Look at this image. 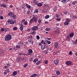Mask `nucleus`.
Here are the masks:
<instances>
[{
    "label": "nucleus",
    "mask_w": 77,
    "mask_h": 77,
    "mask_svg": "<svg viewBox=\"0 0 77 77\" xmlns=\"http://www.w3.org/2000/svg\"><path fill=\"white\" fill-rule=\"evenodd\" d=\"M13 74L14 76H15V75H16L17 74V71H14L13 73Z\"/></svg>",
    "instance_id": "16"
},
{
    "label": "nucleus",
    "mask_w": 77,
    "mask_h": 77,
    "mask_svg": "<svg viewBox=\"0 0 77 77\" xmlns=\"http://www.w3.org/2000/svg\"><path fill=\"white\" fill-rule=\"evenodd\" d=\"M12 18L13 19H14V20H15V18H17V16L16 15L13 14V15Z\"/></svg>",
    "instance_id": "17"
},
{
    "label": "nucleus",
    "mask_w": 77,
    "mask_h": 77,
    "mask_svg": "<svg viewBox=\"0 0 77 77\" xmlns=\"http://www.w3.org/2000/svg\"><path fill=\"white\" fill-rule=\"evenodd\" d=\"M38 61V58H36L34 59V60H33L34 62L35 63H36V62Z\"/></svg>",
    "instance_id": "20"
},
{
    "label": "nucleus",
    "mask_w": 77,
    "mask_h": 77,
    "mask_svg": "<svg viewBox=\"0 0 77 77\" xmlns=\"http://www.w3.org/2000/svg\"><path fill=\"white\" fill-rule=\"evenodd\" d=\"M30 23H33L34 21L35 22V23H36L37 22V18L36 17L34 16L30 20Z\"/></svg>",
    "instance_id": "1"
},
{
    "label": "nucleus",
    "mask_w": 77,
    "mask_h": 77,
    "mask_svg": "<svg viewBox=\"0 0 77 77\" xmlns=\"http://www.w3.org/2000/svg\"><path fill=\"white\" fill-rule=\"evenodd\" d=\"M42 11L43 12H44V13L47 12H48V10H47V9H44L42 10Z\"/></svg>",
    "instance_id": "26"
},
{
    "label": "nucleus",
    "mask_w": 77,
    "mask_h": 77,
    "mask_svg": "<svg viewBox=\"0 0 77 77\" xmlns=\"http://www.w3.org/2000/svg\"><path fill=\"white\" fill-rule=\"evenodd\" d=\"M54 62L55 64V65H57V63H58V62H59V61L58 60H56L54 61Z\"/></svg>",
    "instance_id": "11"
},
{
    "label": "nucleus",
    "mask_w": 77,
    "mask_h": 77,
    "mask_svg": "<svg viewBox=\"0 0 77 77\" xmlns=\"http://www.w3.org/2000/svg\"><path fill=\"white\" fill-rule=\"evenodd\" d=\"M24 24H25V25H27V22L26 21L25 22Z\"/></svg>",
    "instance_id": "51"
},
{
    "label": "nucleus",
    "mask_w": 77,
    "mask_h": 77,
    "mask_svg": "<svg viewBox=\"0 0 77 77\" xmlns=\"http://www.w3.org/2000/svg\"><path fill=\"white\" fill-rule=\"evenodd\" d=\"M1 20H3V16H1L0 17Z\"/></svg>",
    "instance_id": "44"
},
{
    "label": "nucleus",
    "mask_w": 77,
    "mask_h": 77,
    "mask_svg": "<svg viewBox=\"0 0 77 77\" xmlns=\"http://www.w3.org/2000/svg\"><path fill=\"white\" fill-rule=\"evenodd\" d=\"M43 42H44V41L43 40H42V42H41V44H43Z\"/></svg>",
    "instance_id": "64"
},
{
    "label": "nucleus",
    "mask_w": 77,
    "mask_h": 77,
    "mask_svg": "<svg viewBox=\"0 0 77 77\" xmlns=\"http://www.w3.org/2000/svg\"><path fill=\"white\" fill-rule=\"evenodd\" d=\"M60 72L59 71H57L56 72V74L57 75H59L60 74Z\"/></svg>",
    "instance_id": "35"
},
{
    "label": "nucleus",
    "mask_w": 77,
    "mask_h": 77,
    "mask_svg": "<svg viewBox=\"0 0 77 77\" xmlns=\"http://www.w3.org/2000/svg\"><path fill=\"white\" fill-rule=\"evenodd\" d=\"M16 48H20V46H19V45H16Z\"/></svg>",
    "instance_id": "41"
},
{
    "label": "nucleus",
    "mask_w": 77,
    "mask_h": 77,
    "mask_svg": "<svg viewBox=\"0 0 77 77\" xmlns=\"http://www.w3.org/2000/svg\"><path fill=\"white\" fill-rule=\"evenodd\" d=\"M11 39V35L8 34L5 37V41H9Z\"/></svg>",
    "instance_id": "2"
},
{
    "label": "nucleus",
    "mask_w": 77,
    "mask_h": 77,
    "mask_svg": "<svg viewBox=\"0 0 77 77\" xmlns=\"http://www.w3.org/2000/svg\"><path fill=\"white\" fill-rule=\"evenodd\" d=\"M72 19L74 20V19H76L77 18V17L76 16L74 15V16H72Z\"/></svg>",
    "instance_id": "25"
},
{
    "label": "nucleus",
    "mask_w": 77,
    "mask_h": 77,
    "mask_svg": "<svg viewBox=\"0 0 77 77\" xmlns=\"http://www.w3.org/2000/svg\"><path fill=\"white\" fill-rule=\"evenodd\" d=\"M8 23H10L11 24H14V22L12 19H9L8 20Z\"/></svg>",
    "instance_id": "4"
},
{
    "label": "nucleus",
    "mask_w": 77,
    "mask_h": 77,
    "mask_svg": "<svg viewBox=\"0 0 77 77\" xmlns=\"http://www.w3.org/2000/svg\"><path fill=\"white\" fill-rule=\"evenodd\" d=\"M37 29H38V27L36 26H35L33 27L32 30V31L35 32V31H36Z\"/></svg>",
    "instance_id": "6"
},
{
    "label": "nucleus",
    "mask_w": 77,
    "mask_h": 77,
    "mask_svg": "<svg viewBox=\"0 0 77 77\" xmlns=\"http://www.w3.org/2000/svg\"><path fill=\"white\" fill-rule=\"evenodd\" d=\"M45 47L44 45H42L41 47V49L42 50H44L45 49Z\"/></svg>",
    "instance_id": "31"
},
{
    "label": "nucleus",
    "mask_w": 77,
    "mask_h": 77,
    "mask_svg": "<svg viewBox=\"0 0 77 77\" xmlns=\"http://www.w3.org/2000/svg\"><path fill=\"white\" fill-rule=\"evenodd\" d=\"M8 15H9V17H11L14 15V14H12V12H10L8 14Z\"/></svg>",
    "instance_id": "15"
},
{
    "label": "nucleus",
    "mask_w": 77,
    "mask_h": 77,
    "mask_svg": "<svg viewBox=\"0 0 77 77\" xmlns=\"http://www.w3.org/2000/svg\"><path fill=\"white\" fill-rule=\"evenodd\" d=\"M20 29L21 31H23V29H24V26L23 24V23H21L20 25Z\"/></svg>",
    "instance_id": "5"
},
{
    "label": "nucleus",
    "mask_w": 77,
    "mask_h": 77,
    "mask_svg": "<svg viewBox=\"0 0 77 77\" xmlns=\"http://www.w3.org/2000/svg\"><path fill=\"white\" fill-rule=\"evenodd\" d=\"M31 42H32V40H28V42H29V43H31Z\"/></svg>",
    "instance_id": "52"
},
{
    "label": "nucleus",
    "mask_w": 77,
    "mask_h": 77,
    "mask_svg": "<svg viewBox=\"0 0 77 77\" xmlns=\"http://www.w3.org/2000/svg\"><path fill=\"white\" fill-rule=\"evenodd\" d=\"M32 53H33V51L31 49H29L28 50L27 55H32Z\"/></svg>",
    "instance_id": "3"
},
{
    "label": "nucleus",
    "mask_w": 77,
    "mask_h": 77,
    "mask_svg": "<svg viewBox=\"0 0 77 77\" xmlns=\"http://www.w3.org/2000/svg\"><path fill=\"white\" fill-rule=\"evenodd\" d=\"M58 44H58V43L57 42H56L54 44L55 48H57V46L59 45Z\"/></svg>",
    "instance_id": "10"
},
{
    "label": "nucleus",
    "mask_w": 77,
    "mask_h": 77,
    "mask_svg": "<svg viewBox=\"0 0 77 77\" xmlns=\"http://www.w3.org/2000/svg\"><path fill=\"white\" fill-rule=\"evenodd\" d=\"M35 34L36 32H35V31L33 32L32 33V35H35Z\"/></svg>",
    "instance_id": "47"
},
{
    "label": "nucleus",
    "mask_w": 77,
    "mask_h": 77,
    "mask_svg": "<svg viewBox=\"0 0 77 77\" xmlns=\"http://www.w3.org/2000/svg\"><path fill=\"white\" fill-rule=\"evenodd\" d=\"M21 7L23 9H24V8H25V6H23H23H22Z\"/></svg>",
    "instance_id": "55"
},
{
    "label": "nucleus",
    "mask_w": 77,
    "mask_h": 77,
    "mask_svg": "<svg viewBox=\"0 0 77 77\" xmlns=\"http://www.w3.org/2000/svg\"><path fill=\"white\" fill-rule=\"evenodd\" d=\"M28 66V64L26 63L23 66V68H26V66Z\"/></svg>",
    "instance_id": "29"
},
{
    "label": "nucleus",
    "mask_w": 77,
    "mask_h": 77,
    "mask_svg": "<svg viewBox=\"0 0 77 77\" xmlns=\"http://www.w3.org/2000/svg\"><path fill=\"white\" fill-rule=\"evenodd\" d=\"M1 31L2 32H4V31H5V29H4V28H2L1 29Z\"/></svg>",
    "instance_id": "45"
},
{
    "label": "nucleus",
    "mask_w": 77,
    "mask_h": 77,
    "mask_svg": "<svg viewBox=\"0 0 77 77\" xmlns=\"http://www.w3.org/2000/svg\"><path fill=\"white\" fill-rule=\"evenodd\" d=\"M51 50H52L51 48H49L48 49H47V51H48V50H49V51H51Z\"/></svg>",
    "instance_id": "48"
},
{
    "label": "nucleus",
    "mask_w": 77,
    "mask_h": 77,
    "mask_svg": "<svg viewBox=\"0 0 77 77\" xmlns=\"http://www.w3.org/2000/svg\"><path fill=\"white\" fill-rule=\"evenodd\" d=\"M45 24H48V22L47 21L45 22Z\"/></svg>",
    "instance_id": "56"
},
{
    "label": "nucleus",
    "mask_w": 77,
    "mask_h": 77,
    "mask_svg": "<svg viewBox=\"0 0 77 77\" xmlns=\"http://www.w3.org/2000/svg\"><path fill=\"white\" fill-rule=\"evenodd\" d=\"M56 33H60V31L59 30H57V31H55Z\"/></svg>",
    "instance_id": "33"
},
{
    "label": "nucleus",
    "mask_w": 77,
    "mask_h": 77,
    "mask_svg": "<svg viewBox=\"0 0 77 77\" xmlns=\"http://www.w3.org/2000/svg\"><path fill=\"white\" fill-rule=\"evenodd\" d=\"M36 39H39L40 37H39V35H37L36 36Z\"/></svg>",
    "instance_id": "42"
},
{
    "label": "nucleus",
    "mask_w": 77,
    "mask_h": 77,
    "mask_svg": "<svg viewBox=\"0 0 77 77\" xmlns=\"http://www.w3.org/2000/svg\"><path fill=\"white\" fill-rule=\"evenodd\" d=\"M38 9H37L34 11V13H38Z\"/></svg>",
    "instance_id": "27"
},
{
    "label": "nucleus",
    "mask_w": 77,
    "mask_h": 77,
    "mask_svg": "<svg viewBox=\"0 0 77 77\" xmlns=\"http://www.w3.org/2000/svg\"><path fill=\"white\" fill-rule=\"evenodd\" d=\"M32 38H33V36L32 35H31L30 36H29L28 38V39L29 40H31L32 39Z\"/></svg>",
    "instance_id": "21"
},
{
    "label": "nucleus",
    "mask_w": 77,
    "mask_h": 77,
    "mask_svg": "<svg viewBox=\"0 0 77 77\" xmlns=\"http://www.w3.org/2000/svg\"><path fill=\"white\" fill-rule=\"evenodd\" d=\"M77 2L76 1H74L72 3V4H73V5H75L77 4Z\"/></svg>",
    "instance_id": "34"
},
{
    "label": "nucleus",
    "mask_w": 77,
    "mask_h": 77,
    "mask_svg": "<svg viewBox=\"0 0 77 77\" xmlns=\"http://www.w3.org/2000/svg\"><path fill=\"white\" fill-rule=\"evenodd\" d=\"M17 27H14L13 28V30H17Z\"/></svg>",
    "instance_id": "39"
},
{
    "label": "nucleus",
    "mask_w": 77,
    "mask_h": 77,
    "mask_svg": "<svg viewBox=\"0 0 77 77\" xmlns=\"http://www.w3.org/2000/svg\"><path fill=\"white\" fill-rule=\"evenodd\" d=\"M66 21L69 23L70 21H71V20H70L69 18H66Z\"/></svg>",
    "instance_id": "19"
},
{
    "label": "nucleus",
    "mask_w": 77,
    "mask_h": 77,
    "mask_svg": "<svg viewBox=\"0 0 77 77\" xmlns=\"http://www.w3.org/2000/svg\"><path fill=\"white\" fill-rule=\"evenodd\" d=\"M21 59H22V58H21V57H19L17 58V62H19L21 61Z\"/></svg>",
    "instance_id": "7"
},
{
    "label": "nucleus",
    "mask_w": 77,
    "mask_h": 77,
    "mask_svg": "<svg viewBox=\"0 0 77 77\" xmlns=\"http://www.w3.org/2000/svg\"><path fill=\"white\" fill-rule=\"evenodd\" d=\"M8 73V72H4V75H6V74Z\"/></svg>",
    "instance_id": "46"
},
{
    "label": "nucleus",
    "mask_w": 77,
    "mask_h": 77,
    "mask_svg": "<svg viewBox=\"0 0 77 77\" xmlns=\"http://www.w3.org/2000/svg\"><path fill=\"white\" fill-rule=\"evenodd\" d=\"M10 7L11 8H13V5H11L10 6Z\"/></svg>",
    "instance_id": "60"
},
{
    "label": "nucleus",
    "mask_w": 77,
    "mask_h": 77,
    "mask_svg": "<svg viewBox=\"0 0 77 77\" xmlns=\"http://www.w3.org/2000/svg\"><path fill=\"white\" fill-rule=\"evenodd\" d=\"M67 39H69V35H68L67 36Z\"/></svg>",
    "instance_id": "63"
},
{
    "label": "nucleus",
    "mask_w": 77,
    "mask_h": 77,
    "mask_svg": "<svg viewBox=\"0 0 77 77\" xmlns=\"http://www.w3.org/2000/svg\"><path fill=\"white\" fill-rule=\"evenodd\" d=\"M45 30L46 31H50V28H47L45 29Z\"/></svg>",
    "instance_id": "32"
},
{
    "label": "nucleus",
    "mask_w": 77,
    "mask_h": 77,
    "mask_svg": "<svg viewBox=\"0 0 77 77\" xmlns=\"http://www.w3.org/2000/svg\"><path fill=\"white\" fill-rule=\"evenodd\" d=\"M37 6L38 7H41V6H42V4L41 3H38L37 4Z\"/></svg>",
    "instance_id": "18"
},
{
    "label": "nucleus",
    "mask_w": 77,
    "mask_h": 77,
    "mask_svg": "<svg viewBox=\"0 0 77 77\" xmlns=\"http://www.w3.org/2000/svg\"><path fill=\"white\" fill-rule=\"evenodd\" d=\"M41 62H42V60H40L36 63V65H39L40 63H41Z\"/></svg>",
    "instance_id": "22"
},
{
    "label": "nucleus",
    "mask_w": 77,
    "mask_h": 77,
    "mask_svg": "<svg viewBox=\"0 0 77 77\" xmlns=\"http://www.w3.org/2000/svg\"><path fill=\"white\" fill-rule=\"evenodd\" d=\"M38 4V1H36L35 3V5H37Z\"/></svg>",
    "instance_id": "53"
},
{
    "label": "nucleus",
    "mask_w": 77,
    "mask_h": 77,
    "mask_svg": "<svg viewBox=\"0 0 77 77\" xmlns=\"http://www.w3.org/2000/svg\"><path fill=\"white\" fill-rule=\"evenodd\" d=\"M37 76V75L35 73L34 74L32 75L31 76V77H36Z\"/></svg>",
    "instance_id": "24"
},
{
    "label": "nucleus",
    "mask_w": 77,
    "mask_h": 77,
    "mask_svg": "<svg viewBox=\"0 0 77 77\" xmlns=\"http://www.w3.org/2000/svg\"><path fill=\"white\" fill-rule=\"evenodd\" d=\"M41 22H42L41 19H39L38 21V23H41Z\"/></svg>",
    "instance_id": "40"
},
{
    "label": "nucleus",
    "mask_w": 77,
    "mask_h": 77,
    "mask_svg": "<svg viewBox=\"0 0 77 77\" xmlns=\"http://www.w3.org/2000/svg\"><path fill=\"white\" fill-rule=\"evenodd\" d=\"M45 64H47V63H48V61L47 60H45Z\"/></svg>",
    "instance_id": "49"
},
{
    "label": "nucleus",
    "mask_w": 77,
    "mask_h": 77,
    "mask_svg": "<svg viewBox=\"0 0 77 77\" xmlns=\"http://www.w3.org/2000/svg\"><path fill=\"white\" fill-rule=\"evenodd\" d=\"M69 55H71V54H72V51H70V52L69 53Z\"/></svg>",
    "instance_id": "50"
},
{
    "label": "nucleus",
    "mask_w": 77,
    "mask_h": 77,
    "mask_svg": "<svg viewBox=\"0 0 77 77\" xmlns=\"http://www.w3.org/2000/svg\"><path fill=\"white\" fill-rule=\"evenodd\" d=\"M18 44H19V45H21V44H23V42H20L18 43Z\"/></svg>",
    "instance_id": "38"
},
{
    "label": "nucleus",
    "mask_w": 77,
    "mask_h": 77,
    "mask_svg": "<svg viewBox=\"0 0 77 77\" xmlns=\"http://www.w3.org/2000/svg\"><path fill=\"white\" fill-rule=\"evenodd\" d=\"M30 13V11H28L27 12H26V14L27 15H29Z\"/></svg>",
    "instance_id": "36"
},
{
    "label": "nucleus",
    "mask_w": 77,
    "mask_h": 77,
    "mask_svg": "<svg viewBox=\"0 0 77 77\" xmlns=\"http://www.w3.org/2000/svg\"><path fill=\"white\" fill-rule=\"evenodd\" d=\"M1 6L2 7H3V8H6V7H7V6L4 5V4H1Z\"/></svg>",
    "instance_id": "23"
},
{
    "label": "nucleus",
    "mask_w": 77,
    "mask_h": 77,
    "mask_svg": "<svg viewBox=\"0 0 77 77\" xmlns=\"http://www.w3.org/2000/svg\"><path fill=\"white\" fill-rule=\"evenodd\" d=\"M69 24V22H67V21L65 22L64 23V24L65 25H68Z\"/></svg>",
    "instance_id": "30"
},
{
    "label": "nucleus",
    "mask_w": 77,
    "mask_h": 77,
    "mask_svg": "<svg viewBox=\"0 0 77 77\" xmlns=\"http://www.w3.org/2000/svg\"><path fill=\"white\" fill-rule=\"evenodd\" d=\"M74 32H71L69 34V36L70 37H73L74 36Z\"/></svg>",
    "instance_id": "13"
},
{
    "label": "nucleus",
    "mask_w": 77,
    "mask_h": 77,
    "mask_svg": "<svg viewBox=\"0 0 77 77\" xmlns=\"http://www.w3.org/2000/svg\"><path fill=\"white\" fill-rule=\"evenodd\" d=\"M7 72H10V71H9V69H8L7 70Z\"/></svg>",
    "instance_id": "57"
},
{
    "label": "nucleus",
    "mask_w": 77,
    "mask_h": 77,
    "mask_svg": "<svg viewBox=\"0 0 77 77\" xmlns=\"http://www.w3.org/2000/svg\"><path fill=\"white\" fill-rule=\"evenodd\" d=\"M77 44V39H76L75 42H73V44H75V45H76Z\"/></svg>",
    "instance_id": "37"
},
{
    "label": "nucleus",
    "mask_w": 77,
    "mask_h": 77,
    "mask_svg": "<svg viewBox=\"0 0 77 77\" xmlns=\"http://www.w3.org/2000/svg\"><path fill=\"white\" fill-rule=\"evenodd\" d=\"M30 29H28L27 30V32H29V31H30Z\"/></svg>",
    "instance_id": "62"
},
{
    "label": "nucleus",
    "mask_w": 77,
    "mask_h": 77,
    "mask_svg": "<svg viewBox=\"0 0 77 77\" xmlns=\"http://www.w3.org/2000/svg\"><path fill=\"white\" fill-rule=\"evenodd\" d=\"M69 1H70V0H64L62 1L61 2H62V3H66L67 2H69Z\"/></svg>",
    "instance_id": "9"
},
{
    "label": "nucleus",
    "mask_w": 77,
    "mask_h": 77,
    "mask_svg": "<svg viewBox=\"0 0 77 77\" xmlns=\"http://www.w3.org/2000/svg\"><path fill=\"white\" fill-rule=\"evenodd\" d=\"M20 7H17V8L16 9H17V10H18V9H19V10H20Z\"/></svg>",
    "instance_id": "58"
},
{
    "label": "nucleus",
    "mask_w": 77,
    "mask_h": 77,
    "mask_svg": "<svg viewBox=\"0 0 77 77\" xmlns=\"http://www.w3.org/2000/svg\"><path fill=\"white\" fill-rule=\"evenodd\" d=\"M26 7H27V8H28V9H30L31 8L30 5L27 4H26Z\"/></svg>",
    "instance_id": "14"
},
{
    "label": "nucleus",
    "mask_w": 77,
    "mask_h": 77,
    "mask_svg": "<svg viewBox=\"0 0 77 77\" xmlns=\"http://www.w3.org/2000/svg\"><path fill=\"white\" fill-rule=\"evenodd\" d=\"M67 13H68V12H67V11H66L64 12V14H67Z\"/></svg>",
    "instance_id": "61"
},
{
    "label": "nucleus",
    "mask_w": 77,
    "mask_h": 77,
    "mask_svg": "<svg viewBox=\"0 0 77 77\" xmlns=\"http://www.w3.org/2000/svg\"><path fill=\"white\" fill-rule=\"evenodd\" d=\"M50 17V16L49 15H47L45 16V19H48V18H49Z\"/></svg>",
    "instance_id": "28"
},
{
    "label": "nucleus",
    "mask_w": 77,
    "mask_h": 77,
    "mask_svg": "<svg viewBox=\"0 0 77 77\" xmlns=\"http://www.w3.org/2000/svg\"><path fill=\"white\" fill-rule=\"evenodd\" d=\"M66 64L67 65H72V62L70 61H67L66 63Z\"/></svg>",
    "instance_id": "8"
},
{
    "label": "nucleus",
    "mask_w": 77,
    "mask_h": 77,
    "mask_svg": "<svg viewBox=\"0 0 77 77\" xmlns=\"http://www.w3.org/2000/svg\"><path fill=\"white\" fill-rule=\"evenodd\" d=\"M26 21V20L25 19H23V20L22 21V23H23V22H24V21Z\"/></svg>",
    "instance_id": "54"
},
{
    "label": "nucleus",
    "mask_w": 77,
    "mask_h": 77,
    "mask_svg": "<svg viewBox=\"0 0 77 77\" xmlns=\"http://www.w3.org/2000/svg\"><path fill=\"white\" fill-rule=\"evenodd\" d=\"M57 21H60V18L57 19Z\"/></svg>",
    "instance_id": "59"
},
{
    "label": "nucleus",
    "mask_w": 77,
    "mask_h": 77,
    "mask_svg": "<svg viewBox=\"0 0 77 77\" xmlns=\"http://www.w3.org/2000/svg\"><path fill=\"white\" fill-rule=\"evenodd\" d=\"M47 43L48 44H50L51 43V42L49 41L48 40L47 41Z\"/></svg>",
    "instance_id": "43"
},
{
    "label": "nucleus",
    "mask_w": 77,
    "mask_h": 77,
    "mask_svg": "<svg viewBox=\"0 0 77 77\" xmlns=\"http://www.w3.org/2000/svg\"><path fill=\"white\" fill-rule=\"evenodd\" d=\"M4 30L6 32H7V31H8L9 32L10 31V29H9V28H7V27L5 28Z\"/></svg>",
    "instance_id": "12"
}]
</instances>
